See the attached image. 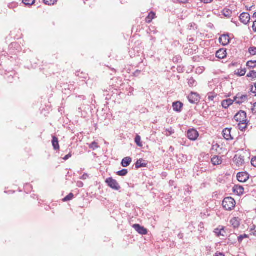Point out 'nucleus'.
<instances>
[{
	"instance_id": "obj_32",
	"label": "nucleus",
	"mask_w": 256,
	"mask_h": 256,
	"mask_svg": "<svg viewBox=\"0 0 256 256\" xmlns=\"http://www.w3.org/2000/svg\"><path fill=\"white\" fill-rule=\"evenodd\" d=\"M192 187L190 186V185H186L184 188V194H190L192 193Z\"/></svg>"
},
{
	"instance_id": "obj_58",
	"label": "nucleus",
	"mask_w": 256,
	"mask_h": 256,
	"mask_svg": "<svg viewBox=\"0 0 256 256\" xmlns=\"http://www.w3.org/2000/svg\"><path fill=\"white\" fill-rule=\"evenodd\" d=\"M178 238L180 239H183L184 238V234L182 233V232H180L178 234Z\"/></svg>"
},
{
	"instance_id": "obj_12",
	"label": "nucleus",
	"mask_w": 256,
	"mask_h": 256,
	"mask_svg": "<svg viewBox=\"0 0 256 256\" xmlns=\"http://www.w3.org/2000/svg\"><path fill=\"white\" fill-rule=\"evenodd\" d=\"M240 21L244 24H247L250 20V16L248 12H243L239 17Z\"/></svg>"
},
{
	"instance_id": "obj_39",
	"label": "nucleus",
	"mask_w": 256,
	"mask_h": 256,
	"mask_svg": "<svg viewBox=\"0 0 256 256\" xmlns=\"http://www.w3.org/2000/svg\"><path fill=\"white\" fill-rule=\"evenodd\" d=\"M248 52L251 56H254L256 54V47L251 46L248 48Z\"/></svg>"
},
{
	"instance_id": "obj_53",
	"label": "nucleus",
	"mask_w": 256,
	"mask_h": 256,
	"mask_svg": "<svg viewBox=\"0 0 256 256\" xmlns=\"http://www.w3.org/2000/svg\"><path fill=\"white\" fill-rule=\"evenodd\" d=\"M180 60V57L176 56L173 58V62H178Z\"/></svg>"
},
{
	"instance_id": "obj_61",
	"label": "nucleus",
	"mask_w": 256,
	"mask_h": 256,
	"mask_svg": "<svg viewBox=\"0 0 256 256\" xmlns=\"http://www.w3.org/2000/svg\"><path fill=\"white\" fill-rule=\"evenodd\" d=\"M83 185H84L83 183H82V182H80L78 183V186L79 187H82V186H83Z\"/></svg>"
},
{
	"instance_id": "obj_36",
	"label": "nucleus",
	"mask_w": 256,
	"mask_h": 256,
	"mask_svg": "<svg viewBox=\"0 0 256 256\" xmlns=\"http://www.w3.org/2000/svg\"><path fill=\"white\" fill-rule=\"evenodd\" d=\"M36 0H23L22 3L26 6H32L35 3Z\"/></svg>"
},
{
	"instance_id": "obj_60",
	"label": "nucleus",
	"mask_w": 256,
	"mask_h": 256,
	"mask_svg": "<svg viewBox=\"0 0 256 256\" xmlns=\"http://www.w3.org/2000/svg\"><path fill=\"white\" fill-rule=\"evenodd\" d=\"M252 230L254 231L253 234L256 236V226H254V228Z\"/></svg>"
},
{
	"instance_id": "obj_48",
	"label": "nucleus",
	"mask_w": 256,
	"mask_h": 256,
	"mask_svg": "<svg viewBox=\"0 0 256 256\" xmlns=\"http://www.w3.org/2000/svg\"><path fill=\"white\" fill-rule=\"evenodd\" d=\"M254 86H251L250 92L255 94L256 96V84H254Z\"/></svg>"
},
{
	"instance_id": "obj_10",
	"label": "nucleus",
	"mask_w": 256,
	"mask_h": 256,
	"mask_svg": "<svg viewBox=\"0 0 256 256\" xmlns=\"http://www.w3.org/2000/svg\"><path fill=\"white\" fill-rule=\"evenodd\" d=\"M234 162L236 166H242L244 164V156L240 154H236L234 158Z\"/></svg>"
},
{
	"instance_id": "obj_25",
	"label": "nucleus",
	"mask_w": 256,
	"mask_h": 256,
	"mask_svg": "<svg viewBox=\"0 0 256 256\" xmlns=\"http://www.w3.org/2000/svg\"><path fill=\"white\" fill-rule=\"evenodd\" d=\"M76 76L85 80L88 78V74L84 72L76 71Z\"/></svg>"
},
{
	"instance_id": "obj_11",
	"label": "nucleus",
	"mask_w": 256,
	"mask_h": 256,
	"mask_svg": "<svg viewBox=\"0 0 256 256\" xmlns=\"http://www.w3.org/2000/svg\"><path fill=\"white\" fill-rule=\"evenodd\" d=\"M232 128H226L222 130L223 136L226 140H231L234 138L231 135Z\"/></svg>"
},
{
	"instance_id": "obj_46",
	"label": "nucleus",
	"mask_w": 256,
	"mask_h": 256,
	"mask_svg": "<svg viewBox=\"0 0 256 256\" xmlns=\"http://www.w3.org/2000/svg\"><path fill=\"white\" fill-rule=\"evenodd\" d=\"M89 178V176L87 173H84L80 178V179L86 180Z\"/></svg>"
},
{
	"instance_id": "obj_41",
	"label": "nucleus",
	"mask_w": 256,
	"mask_h": 256,
	"mask_svg": "<svg viewBox=\"0 0 256 256\" xmlns=\"http://www.w3.org/2000/svg\"><path fill=\"white\" fill-rule=\"evenodd\" d=\"M248 122V121H247L246 124H240V122H238L239 129L242 131L244 130L247 127V124Z\"/></svg>"
},
{
	"instance_id": "obj_29",
	"label": "nucleus",
	"mask_w": 256,
	"mask_h": 256,
	"mask_svg": "<svg viewBox=\"0 0 256 256\" xmlns=\"http://www.w3.org/2000/svg\"><path fill=\"white\" fill-rule=\"evenodd\" d=\"M134 142L138 146L140 147L142 146V142H141V138L140 136L137 134L134 138Z\"/></svg>"
},
{
	"instance_id": "obj_47",
	"label": "nucleus",
	"mask_w": 256,
	"mask_h": 256,
	"mask_svg": "<svg viewBox=\"0 0 256 256\" xmlns=\"http://www.w3.org/2000/svg\"><path fill=\"white\" fill-rule=\"evenodd\" d=\"M251 164L252 166L256 168V156L252 159Z\"/></svg>"
},
{
	"instance_id": "obj_24",
	"label": "nucleus",
	"mask_w": 256,
	"mask_h": 256,
	"mask_svg": "<svg viewBox=\"0 0 256 256\" xmlns=\"http://www.w3.org/2000/svg\"><path fill=\"white\" fill-rule=\"evenodd\" d=\"M214 232L217 236H224V234L226 232L224 230V228L222 227L221 228H216L214 230Z\"/></svg>"
},
{
	"instance_id": "obj_54",
	"label": "nucleus",
	"mask_w": 256,
	"mask_h": 256,
	"mask_svg": "<svg viewBox=\"0 0 256 256\" xmlns=\"http://www.w3.org/2000/svg\"><path fill=\"white\" fill-rule=\"evenodd\" d=\"M252 28L254 32H256V20L254 22Z\"/></svg>"
},
{
	"instance_id": "obj_28",
	"label": "nucleus",
	"mask_w": 256,
	"mask_h": 256,
	"mask_svg": "<svg viewBox=\"0 0 256 256\" xmlns=\"http://www.w3.org/2000/svg\"><path fill=\"white\" fill-rule=\"evenodd\" d=\"M246 65L249 68H256V60H249Z\"/></svg>"
},
{
	"instance_id": "obj_56",
	"label": "nucleus",
	"mask_w": 256,
	"mask_h": 256,
	"mask_svg": "<svg viewBox=\"0 0 256 256\" xmlns=\"http://www.w3.org/2000/svg\"><path fill=\"white\" fill-rule=\"evenodd\" d=\"M167 131L170 132V134H172L174 133V130L172 128H170L167 130Z\"/></svg>"
},
{
	"instance_id": "obj_21",
	"label": "nucleus",
	"mask_w": 256,
	"mask_h": 256,
	"mask_svg": "<svg viewBox=\"0 0 256 256\" xmlns=\"http://www.w3.org/2000/svg\"><path fill=\"white\" fill-rule=\"evenodd\" d=\"M156 13L152 11L148 14V16L146 17L145 21L146 23L150 24L152 22V20L156 18Z\"/></svg>"
},
{
	"instance_id": "obj_43",
	"label": "nucleus",
	"mask_w": 256,
	"mask_h": 256,
	"mask_svg": "<svg viewBox=\"0 0 256 256\" xmlns=\"http://www.w3.org/2000/svg\"><path fill=\"white\" fill-rule=\"evenodd\" d=\"M18 6V4L16 2H12L11 4H9L8 5V7L10 9H13Z\"/></svg>"
},
{
	"instance_id": "obj_8",
	"label": "nucleus",
	"mask_w": 256,
	"mask_h": 256,
	"mask_svg": "<svg viewBox=\"0 0 256 256\" xmlns=\"http://www.w3.org/2000/svg\"><path fill=\"white\" fill-rule=\"evenodd\" d=\"M249 177L250 174L247 172H240L237 174V179L241 182H246Z\"/></svg>"
},
{
	"instance_id": "obj_2",
	"label": "nucleus",
	"mask_w": 256,
	"mask_h": 256,
	"mask_svg": "<svg viewBox=\"0 0 256 256\" xmlns=\"http://www.w3.org/2000/svg\"><path fill=\"white\" fill-rule=\"evenodd\" d=\"M234 120L240 122V124H246V113L243 110H240L234 116Z\"/></svg>"
},
{
	"instance_id": "obj_49",
	"label": "nucleus",
	"mask_w": 256,
	"mask_h": 256,
	"mask_svg": "<svg viewBox=\"0 0 256 256\" xmlns=\"http://www.w3.org/2000/svg\"><path fill=\"white\" fill-rule=\"evenodd\" d=\"M72 156V154L71 152H70L68 154L66 155L64 158L63 160H68L70 158H71Z\"/></svg>"
},
{
	"instance_id": "obj_13",
	"label": "nucleus",
	"mask_w": 256,
	"mask_h": 256,
	"mask_svg": "<svg viewBox=\"0 0 256 256\" xmlns=\"http://www.w3.org/2000/svg\"><path fill=\"white\" fill-rule=\"evenodd\" d=\"M183 106V104L180 101L174 102L172 104L174 110L177 112H182Z\"/></svg>"
},
{
	"instance_id": "obj_52",
	"label": "nucleus",
	"mask_w": 256,
	"mask_h": 256,
	"mask_svg": "<svg viewBox=\"0 0 256 256\" xmlns=\"http://www.w3.org/2000/svg\"><path fill=\"white\" fill-rule=\"evenodd\" d=\"M169 184L170 186H174L175 188H176V186H175V182L174 180H170L169 182Z\"/></svg>"
},
{
	"instance_id": "obj_3",
	"label": "nucleus",
	"mask_w": 256,
	"mask_h": 256,
	"mask_svg": "<svg viewBox=\"0 0 256 256\" xmlns=\"http://www.w3.org/2000/svg\"><path fill=\"white\" fill-rule=\"evenodd\" d=\"M106 182L109 187L114 190H119L121 188L120 185L117 181L116 180L113 179L112 178H106Z\"/></svg>"
},
{
	"instance_id": "obj_38",
	"label": "nucleus",
	"mask_w": 256,
	"mask_h": 256,
	"mask_svg": "<svg viewBox=\"0 0 256 256\" xmlns=\"http://www.w3.org/2000/svg\"><path fill=\"white\" fill-rule=\"evenodd\" d=\"M184 53L188 56H192L194 54V50L192 48H185Z\"/></svg>"
},
{
	"instance_id": "obj_55",
	"label": "nucleus",
	"mask_w": 256,
	"mask_h": 256,
	"mask_svg": "<svg viewBox=\"0 0 256 256\" xmlns=\"http://www.w3.org/2000/svg\"><path fill=\"white\" fill-rule=\"evenodd\" d=\"M179 3L186 4L188 3V0H178Z\"/></svg>"
},
{
	"instance_id": "obj_22",
	"label": "nucleus",
	"mask_w": 256,
	"mask_h": 256,
	"mask_svg": "<svg viewBox=\"0 0 256 256\" xmlns=\"http://www.w3.org/2000/svg\"><path fill=\"white\" fill-rule=\"evenodd\" d=\"M230 224L234 228H238L240 225V222L238 220V218L236 217H234L232 218V220L230 221Z\"/></svg>"
},
{
	"instance_id": "obj_64",
	"label": "nucleus",
	"mask_w": 256,
	"mask_h": 256,
	"mask_svg": "<svg viewBox=\"0 0 256 256\" xmlns=\"http://www.w3.org/2000/svg\"><path fill=\"white\" fill-rule=\"evenodd\" d=\"M254 6H252L250 8H247V10L250 11L252 8V7H254Z\"/></svg>"
},
{
	"instance_id": "obj_23",
	"label": "nucleus",
	"mask_w": 256,
	"mask_h": 256,
	"mask_svg": "<svg viewBox=\"0 0 256 256\" xmlns=\"http://www.w3.org/2000/svg\"><path fill=\"white\" fill-rule=\"evenodd\" d=\"M246 68H240L236 70H235L234 74L238 76H242L246 74Z\"/></svg>"
},
{
	"instance_id": "obj_16",
	"label": "nucleus",
	"mask_w": 256,
	"mask_h": 256,
	"mask_svg": "<svg viewBox=\"0 0 256 256\" xmlns=\"http://www.w3.org/2000/svg\"><path fill=\"white\" fill-rule=\"evenodd\" d=\"M211 162L213 165L218 166L222 164V159L220 156H215L211 158Z\"/></svg>"
},
{
	"instance_id": "obj_4",
	"label": "nucleus",
	"mask_w": 256,
	"mask_h": 256,
	"mask_svg": "<svg viewBox=\"0 0 256 256\" xmlns=\"http://www.w3.org/2000/svg\"><path fill=\"white\" fill-rule=\"evenodd\" d=\"M188 98L190 103L198 104L200 101V97L198 93L192 92L188 96Z\"/></svg>"
},
{
	"instance_id": "obj_34",
	"label": "nucleus",
	"mask_w": 256,
	"mask_h": 256,
	"mask_svg": "<svg viewBox=\"0 0 256 256\" xmlns=\"http://www.w3.org/2000/svg\"><path fill=\"white\" fill-rule=\"evenodd\" d=\"M98 147H99V146H98V144L95 141L93 142L89 145V148L90 149H92V150H95L96 148H98Z\"/></svg>"
},
{
	"instance_id": "obj_7",
	"label": "nucleus",
	"mask_w": 256,
	"mask_h": 256,
	"mask_svg": "<svg viewBox=\"0 0 256 256\" xmlns=\"http://www.w3.org/2000/svg\"><path fill=\"white\" fill-rule=\"evenodd\" d=\"M219 42L224 46H226L230 43V38L228 34H224L219 38Z\"/></svg>"
},
{
	"instance_id": "obj_57",
	"label": "nucleus",
	"mask_w": 256,
	"mask_h": 256,
	"mask_svg": "<svg viewBox=\"0 0 256 256\" xmlns=\"http://www.w3.org/2000/svg\"><path fill=\"white\" fill-rule=\"evenodd\" d=\"M214 0H202L204 4H209L212 2Z\"/></svg>"
},
{
	"instance_id": "obj_59",
	"label": "nucleus",
	"mask_w": 256,
	"mask_h": 256,
	"mask_svg": "<svg viewBox=\"0 0 256 256\" xmlns=\"http://www.w3.org/2000/svg\"><path fill=\"white\" fill-rule=\"evenodd\" d=\"M214 256H224V254L221 252H216Z\"/></svg>"
},
{
	"instance_id": "obj_37",
	"label": "nucleus",
	"mask_w": 256,
	"mask_h": 256,
	"mask_svg": "<svg viewBox=\"0 0 256 256\" xmlns=\"http://www.w3.org/2000/svg\"><path fill=\"white\" fill-rule=\"evenodd\" d=\"M74 197V195L72 193L69 194L67 196H66L64 199V202H68L72 200Z\"/></svg>"
},
{
	"instance_id": "obj_50",
	"label": "nucleus",
	"mask_w": 256,
	"mask_h": 256,
	"mask_svg": "<svg viewBox=\"0 0 256 256\" xmlns=\"http://www.w3.org/2000/svg\"><path fill=\"white\" fill-rule=\"evenodd\" d=\"M6 78L8 79V80L10 82H12V80H13L14 78V77L13 76H12V74H10V75H7V78Z\"/></svg>"
},
{
	"instance_id": "obj_27",
	"label": "nucleus",
	"mask_w": 256,
	"mask_h": 256,
	"mask_svg": "<svg viewBox=\"0 0 256 256\" xmlns=\"http://www.w3.org/2000/svg\"><path fill=\"white\" fill-rule=\"evenodd\" d=\"M188 84L190 87H194L196 86L197 82L192 77L188 78Z\"/></svg>"
},
{
	"instance_id": "obj_26",
	"label": "nucleus",
	"mask_w": 256,
	"mask_h": 256,
	"mask_svg": "<svg viewBox=\"0 0 256 256\" xmlns=\"http://www.w3.org/2000/svg\"><path fill=\"white\" fill-rule=\"evenodd\" d=\"M222 13L225 17L230 18L232 16V12L230 10L225 8L223 10Z\"/></svg>"
},
{
	"instance_id": "obj_19",
	"label": "nucleus",
	"mask_w": 256,
	"mask_h": 256,
	"mask_svg": "<svg viewBox=\"0 0 256 256\" xmlns=\"http://www.w3.org/2000/svg\"><path fill=\"white\" fill-rule=\"evenodd\" d=\"M136 168L138 169L141 168H146L147 166V164L145 162V160L143 159L138 160L135 164Z\"/></svg>"
},
{
	"instance_id": "obj_42",
	"label": "nucleus",
	"mask_w": 256,
	"mask_h": 256,
	"mask_svg": "<svg viewBox=\"0 0 256 256\" xmlns=\"http://www.w3.org/2000/svg\"><path fill=\"white\" fill-rule=\"evenodd\" d=\"M248 238V236L246 234H242V235H240L238 239V242L240 243L242 242V240L245 238Z\"/></svg>"
},
{
	"instance_id": "obj_18",
	"label": "nucleus",
	"mask_w": 256,
	"mask_h": 256,
	"mask_svg": "<svg viewBox=\"0 0 256 256\" xmlns=\"http://www.w3.org/2000/svg\"><path fill=\"white\" fill-rule=\"evenodd\" d=\"M234 102V100H232L230 98L224 100L222 101V106L223 108L226 109L228 108L230 106L232 105Z\"/></svg>"
},
{
	"instance_id": "obj_15",
	"label": "nucleus",
	"mask_w": 256,
	"mask_h": 256,
	"mask_svg": "<svg viewBox=\"0 0 256 256\" xmlns=\"http://www.w3.org/2000/svg\"><path fill=\"white\" fill-rule=\"evenodd\" d=\"M226 50L224 48H220L216 52V57L220 59H223L226 56Z\"/></svg>"
},
{
	"instance_id": "obj_51",
	"label": "nucleus",
	"mask_w": 256,
	"mask_h": 256,
	"mask_svg": "<svg viewBox=\"0 0 256 256\" xmlns=\"http://www.w3.org/2000/svg\"><path fill=\"white\" fill-rule=\"evenodd\" d=\"M199 227V230H200L201 232H202V230L204 228V224L203 222H200V224L198 226Z\"/></svg>"
},
{
	"instance_id": "obj_45",
	"label": "nucleus",
	"mask_w": 256,
	"mask_h": 256,
	"mask_svg": "<svg viewBox=\"0 0 256 256\" xmlns=\"http://www.w3.org/2000/svg\"><path fill=\"white\" fill-rule=\"evenodd\" d=\"M251 110L253 114H256V102L252 106Z\"/></svg>"
},
{
	"instance_id": "obj_35",
	"label": "nucleus",
	"mask_w": 256,
	"mask_h": 256,
	"mask_svg": "<svg viewBox=\"0 0 256 256\" xmlns=\"http://www.w3.org/2000/svg\"><path fill=\"white\" fill-rule=\"evenodd\" d=\"M197 28H198V26H197L196 24L194 22L190 23L188 24V30H197Z\"/></svg>"
},
{
	"instance_id": "obj_17",
	"label": "nucleus",
	"mask_w": 256,
	"mask_h": 256,
	"mask_svg": "<svg viewBox=\"0 0 256 256\" xmlns=\"http://www.w3.org/2000/svg\"><path fill=\"white\" fill-rule=\"evenodd\" d=\"M52 138V142L54 150H59L60 145L58 138L54 136H53Z\"/></svg>"
},
{
	"instance_id": "obj_5",
	"label": "nucleus",
	"mask_w": 256,
	"mask_h": 256,
	"mask_svg": "<svg viewBox=\"0 0 256 256\" xmlns=\"http://www.w3.org/2000/svg\"><path fill=\"white\" fill-rule=\"evenodd\" d=\"M198 136V132L194 128L190 129L187 132V136L191 140H196Z\"/></svg>"
},
{
	"instance_id": "obj_14",
	"label": "nucleus",
	"mask_w": 256,
	"mask_h": 256,
	"mask_svg": "<svg viewBox=\"0 0 256 256\" xmlns=\"http://www.w3.org/2000/svg\"><path fill=\"white\" fill-rule=\"evenodd\" d=\"M233 192L238 196H242L244 192V188L242 186L235 185L233 188Z\"/></svg>"
},
{
	"instance_id": "obj_33",
	"label": "nucleus",
	"mask_w": 256,
	"mask_h": 256,
	"mask_svg": "<svg viewBox=\"0 0 256 256\" xmlns=\"http://www.w3.org/2000/svg\"><path fill=\"white\" fill-rule=\"evenodd\" d=\"M57 2L58 0H43L44 3L48 6L54 5Z\"/></svg>"
},
{
	"instance_id": "obj_20",
	"label": "nucleus",
	"mask_w": 256,
	"mask_h": 256,
	"mask_svg": "<svg viewBox=\"0 0 256 256\" xmlns=\"http://www.w3.org/2000/svg\"><path fill=\"white\" fill-rule=\"evenodd\" d=\"M132 162V158L128 156L123 158L121 162V165L124 168L128 167Z\"/></svg>"
},
{
	"instance_id": "obj_40",
	"label": "nucleus",
	"mask_w": 256,
	"mask_h": 256,
	"mask_svg": "<svg viewBox=\"0 0 256 256\" xmlns=\"http://www.w3.org/2000/svg\"><path fill=\"white\" fill-rule=\"evenodd\" d=\"M246 77L247 78H256V72L254 70H250L249 72V73L247 74Z\"/></svg>"
},
{
	"instance_id": "obj_1",
	"label": "nucleus",
	"mask_w": 256,
	"mask_h": 256,
	"mask_svg": "<svg viewBox=\"0 0 256 256\" xmlns=\"http://www.w3.org/2000/svg\"><path fill=\"white\" fill-rule=\"evenodd\" d=\"M222 206L225 210L230 211L235 207L236 201L231 197H227L223 200Z\"/></svg>"
},
{
	"instance_id": "obj_62",
	"label": "nucleus",
	"mask_w": 256,
	"mask_h": 256,
	"mask_svg": "<svg viewBox=\"0 0 256 256\" xmlns=\"http://www.w3.org/2000/svg\"><path fill=\"white\" fill-rule=\"evenodd\" d=\"M189 42H193L194 41V39L193 38H189L188 39Z\"/></svg>"
},
{
	"instance_id": "obj_30",
	"label": "nucleus",
	"mask_w": 256,
	"mask_h": 256,
	"mask_svg": "<svg viewBox=\"0 0 256 256\" xmlns=\"http://www.w3.org/2000/svg\"><path fill=\"white\" fill-rule=\"evenodd\" d=\"M128 174V170L126 169H122L116 172V174L118 176H126Z\"/></svg>"
},
{
	"instance_id": "obj_9",
	"label": "nucleus",
	"mask_w": 256,
	"mask_h": 256,
	"mask_svg": "<svg viewBox=\"0 0 256 256\" xmlns=\"http://www.w3.org/2000/svg\"><path fill=\"white\" fill-rule=\"evenodd\" d=\"M132 228L140 234L142 235H146L148 234V230L144 226H141L139 224H134L132 226Z\"/></svg>"
},
{
	"instance_id": "obj_6",
	"label": "nucleus",
	"mask_w": 256,
	"mask_h": 256,
	"mask_svg": "<svg viewBox=\"0 0 256 256\" xmlns=\"http://www.w3.org/2000/svg\"><path fill=\"white\" fill-rule=\"evenodd\" d=\"M248 100L246 94H241L238 93L234 97V101L236 104H240Z\"/></svg>"
},
{
	"instance_id": "obj_63",
	"label": "nucleus",
	"mask_w": 256,
	"mask_h": 256,
	"mask_svg": "<svg viewBox=\"0 0 256 256\" xmlns=\"http://www.w3.org/2000/svg\"><path fill=\"white\" fill-rule=\"evenodd\" d=\"M174 150V148L172 146H170L169 149V150L172 152Z\"/></svg>"
},
{
	"instance_id": "obj_31",
	"label": "nucleus",
	"mask_w": 256,
	"mask_h": 256,
	"mask_svg": "<svg viewBox=\"0 0 256 256\" xmlns=\"http://www.w3.org/2000/svg\"><path fill=\"white\" fill-rule=\"evenodd\" d=\"M216 96L217 94L215 92H209L208 94V98L209 101H213Z\"/></svg>"
},
{
	"instance_id": "obj_44",
	"label": "nucleus",
	"mask_w": 256,
	"mask_h": 256,
	"mask_svg": "<svg viewBox=\"0 0 256 256\" xmlns=\"http://www.w3.org/2000/svg\"><path fill=\"white\" fill-rule=\"evenodd\" d=\"M142 72V71L140 70H136L132 74L134 76L138 77L140 74Z\"/></svg>"
}]
</instances>
